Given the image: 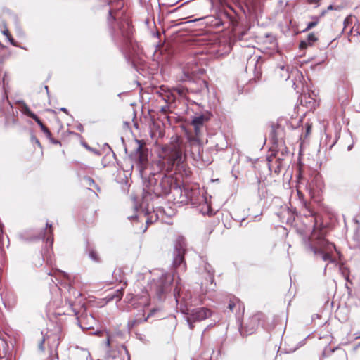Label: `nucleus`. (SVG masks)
Segmentation results:
<instances>
[{
    "mask_svg": "<svg viewBox=\"0 0 360 360\" xmlns=\"http://www.w3.org/2000/svg\"><path fill=\"white\" fill-rule=\"evenodd\" d=\"M311 125L309 124H306V134L305 136H308L311 132Z\"/></svg>",
    "mask_w": 360,
    "mask_h": 360,
    "instance_id": "nucleus-43",
    "label": "nucleus"
},
{
    "mask_svg": "<svg viewBox=\"0 0 360 360\" xmlns=\"http://www.w3.org/2000/svg\"><path fill=\"white\" fill-rule=\"evenodd\" d=\"M2 25L4 27V29L1 30V33L6 37L7 40L12 44L13 46H16V42L14 40V39L12 37V36L10 34L9 31L6 27V25L4 20L1 21Z\"/></svg>",
    "mask_w": 360,
    "mask_h": 360,
    "instance_id": "nucleus-25",
    "label": "nucleus"
},
{
    "mask_svg": "<svg viewBox=\"0 0 360 360\" xmlns=\"http://www.w3.org/2000/svg\"><path fill=\"white\" fill-rule=\"evenodd\" d=\"M265 38L269 39V41L272 43L274 41H275V38L273 36V34L270 32H266L264 34Z\"/></svg>",
    "mask_w": 360,
    "mask_h": 360,
    "instance_id": "nucleus-38",
    "label": "nucleus"
},
{
    "mask_svg": "<svg viewBox=\"0 0 360 360\" xmlns=\"http://www.w3.org/2000/svg\"><path fill=\"white\" fill-rule=\"evenodd\" d=\"M52 271H50L48 275L51 276H53V274H51Z\"/></svg>",
    "mask_w": 360,
    "mask_h": 360,
    "instance_id": "nucleus-63",
    "label": "nucleus"
},
{
    "mask_svg": "<svg viewBox=\"0 0 360 360\" xmlns=\"http://www.w3.org/2000/svg\"><path fill=\"white\" fill-rule=\"evenodd\" d=\"M210 2L212 6L217 9L229 6V0H210Z\"/></svg>",
    "mask_w": 360,
    "mask_h": 360,
    "instance_id": "nucleus-26",
    "label": "nucleus"
},
{
    "mask_svg": "<svg viewBox=\"0 0 360 360\" xmlns=\"http://www.w3.org/2000/svg\"><path fill=\"white\" fill-rule=\"evenodd\" d=\"M60 110H61V111H63V112H64L65 113H68V110L65 108H61L60 109Z\"/></svg>",
    "mask_w": 360,
    "mask_h": 360,
    "instance_id": "nucleus-55",
    "label": "nucleus"
},
{
    "mask_svg": "<svg viewBox=\"0 0 360 360\" xmlns=\"http://www.w3.org/2000/svg\"><path fill=\"white\" fill-rule=\"evenodd\" d=\"M205 72V69L199 67L196 63H188L184 69V75L188 79H191V77L202 75Z\"/></svg>",
    "mask_w": 360,
    "mask_h": 360,
    "instance_id": "nucleus-14",
    "label": "nucleus"
},
{
    "mask_svg": "<svg viewBox=\"0 0 360 360\" xmlns=\"http://www.w3.org/2000/svg\"><path fill=\"white\" fill-rule=\"evenodd\" d=\"M245 217H243V218L241 219L240 226H242V224H243V222H244V221H245Z\"/></svg>",
    "mask_w": 360,
    "mask_h": 360,
    "instance_id": "nucleus-58",
    "label": "nucleus"
},
{
    "mask_svg": "<svg viewBox=\"0 0 360 360\" xmlns=\"http://www.w3.org/2000/svg\"><path fill=\"white\" fill-rule=\"evenodd\" d=\"M184 192L192 205L197 207L202 202L205 204V198L200 194L199 191H185Z\"/></svg>",
    "mask_w": 360,
    "mask_h": 360,
    "instance_id": "nucleus-15",
    "label": "nucleus"
},
{
    "mask_svg": "<svg viewBox=\"0 0 360 360\" xmlns=\"http://www.w3.org/2000/svg\"><path fill=\"white\" fill-rule=\"evenodd\" d=\"M310 3H317L319 0H309Z\"/></svg>",
    "mask_w": 360,
    "mask_h": 360,
    "instance_id": "nucleus-56",
    "label": "nucleus"
},
{
    "mask_svg": "<svg viewBox=\"0 0 360 360\" xmlns=\"http://www.w3.org/2000/svg\"><path fill=\"white\" fill-rule=\"evenodd\" d=\"M284 134V129L281 125L273 124L269 136L271 143L270 148H276L278 145L285 144L283 141Z\"/></svg>",
    "mask_w": 360,
    "mask_h": 360,
    "instance_id": "nucleus-11",
    "label": "nucleus"
},
{
    "mask_svg": "<svg viewBox=\"0 0 360 360\" xmlns=\"http://www.w3.org/2000/svg\"><path fill=\"white\" fill-rule=\"evenodd\" d=\"M190 145V155L193 160L196 162L202 161L205 165H210L212 161L209 158H205L203 155L202 141L188 140Z\"/></svg>",
    "mask_w": 360,
    "mask_h": 360,
    "instance_id": "nucleus-10",
    "label": "nucleus"
},
{
    "mask_svg": "<svg viewBox=\"0 0 360 360\" xmlns=\"http://www.w3.org/2000/svg\"><path fill=\"white\" fill-rule=\"evenodd\" d=\"M83 181L85 185L89 186H94L96 188L97 191H100V188L95 184L94 180L91 177L84 176L83 178Z\"/></svg>",
    "mask_w": 360,
    "mask_h": 360,
    "instance_id": "nucleus-34",
    "label": "nucleus"
},
{
    "mask_svg": "<svg viewBox=\"0 0 360 360\" xmlns=\"http://www.w3.org/2000/svg\"><path fill=\"white\" fill-rule=\"evenodd\" d=\"M192 127L194 130V136H188V139L202 141V137L203 136L205 129L201 128L198 126Z\"/></svg>",
    "mask_w": 360,
    "mask_h": 360,
    "instance_id": "nucleus-22",
    "label": "nucleus"
},
{
    "mask_svg": "<svg viewBox=\"0 0 360 360\" xmlns=\"http://www.w3.org/2000/svg\"><path fill=\"white\" fill-rule=\"evenodd\" d=\"M311 18L314 20L313 21L311 22H308L306 28L302 31V32H307L311 29H312L313 27H314L318 23H319V17H317V16H312Z\"/></svg>",
    "mask_w": 360,
    "mask_h": 360,
    "instance_id": "nucleus-32",
    "label": "nucleus"
},
{
    "mask_svg": "<svg viewBox=\"0 0 360 360\" xmlns=\"http://www.w3.org/2000/svg\"><path fill=\"white\" fill-rule=\"evenodd\" d=\"M45 90H46V91L48 92V86H45Z\"/></svg>",
    "mask_w": 360,
    "mask_h": 360,
    "instance_id": "nucleus-64",
    "label": "nucleus"
},
{
    "mask_svg": "<svg viewBox=\"0 0 360 360\" xmlns=\"http://www.w3.org/2000/svg\"><path fill=\"white\" fill-rule=\"evenodd\" d=\"M110 6L108 10V22L111 29V36L117 46L121 49H128L131 43L132 27L128 21L117 23V28L112 25V21H116L119 17V11L123 8V0H108Z\"/></svg>",
    "mask_w": 360,
    "mask_h": 360,
    "instance_id": "nucleus-2",
    "label": "nucleus"
},
{
    "mask_svg": "<svg viewBox=\"0 0 360 360\" xmlns=\"http://www.w3.org/2000/svg\"><path fill=\"white\" fill-rule=\"evenodd\" d=\"M51 270H56V271H58V270H60V269H58V268H53Z\"/></svg>",
    "mask_w": 360,
    "mask_h": 360,
    "instance_id": "nucleus-62",
    "label": "nucleus"
},
{
    "mask_svg": "<svg viewBox=\"0 0 360 360\" xmlns=\"http://www.w3.org/2000/svg\"><path fill=\"white\" fill-rule=\"evenodd\" d=\"M44 341H45V339H44V338H43L42 340L39 343V349L41 352L44 351Z\"/></svg>",
    "mask_w": 360,
    "mask_h": 360,
    "instance_id": "nucleus-42",
    "label": "nucleus"
},
{
    "mask_svg": "<svg viewBox=\"0 0 360 360\" xmlns=\"http://www.w3.org/2000/svg\"><path fill=\"white\" fill-rule=\"evenodd\" d=\"M303 245L306 251L312 253L316 259L328 261L331 264L335 262V259L332 256L333 252L336 251L335 245L317 234L314 229L310 237L303 238Z\"/></svg>",
    "mask_w": 360,
    "mask_h": 360,
    "instance_id": "nucleus-3",
    "label": "nucleus"
},
{
    "mask_svg": "<svg viewBox=\"0 0 360 360\" xmlns=\"http://www.w3.org/2000/svg\"><path fill=\"white\" fill-rule=\"evenodd\" d=\"M207 22L210 23L212 26L215 27H219L223 25V21L219 18H215L214 16H210L207 18Z\"/></svg>",
    "mask_w": 360,
    "mask_h": 360,
    "instance_id": "nucleus-27",
    "label": "nucleus"
},
{
    "mask_svg": "<svg viewBox=\"0 0 360 360\" xmlns=\"http://www.w3.org/2000/svg\"><path fill=\"white\" fill-rule=\"evenodd\" d=\"M210 115H200L193 117L191 120V126H198L201 128L205 129V123L210 120Z\"/></svg>",
    "mask_w": 360,
    "mask_h": 360,
    "instance_id": "nucleus-18",
    "label": "nucleus"
},
{
    "mask_svg": "<svg viewBox=\"0 0 360 360\" xmlns=\"http://www.w3.org/2000/svg\"><path fill=\"white\" fill-rule=\"evenodd\" d=\"M134 218H136V216H131V217H128V219H134Z\"/></svg>",
    "mask_w": 360,
    "mask_h": 360,
    "instance_id": "nucleus-60",
    "label": "nucleus"
},
{
    "mask_svg": "<svg viewBox=\"0 0 360 360\" xmlns=\"http://www.w3.org/2000/svg\"><path fill=\"white\" fill-rule=\"evenodd\" d=\"M22 112L26 115L27 116L30 117V118L33 119L34 120H37L38 116L34 114L32 111H31V110L30 109V108L28 107V105L25 103H23V105H22Z\"/></svg>",
    "mask_w": 360,
    "mask_h": 360,
    "instance_id": "nucleus-28",
    "label": "nucleus"
},
{
    "mask_svg": "<svg viewBox=\"0 0 360 360\" xmlns=\"http://www.w3.org/2000/svg\"><path fill=\"white\" fill-rule=\"evenodd\" d=\"M89 257L94 262H99V259L96 252L94 250H91L89 253Z\"/></svg>",
    "mask_w": 360,
    "mask_h": 360,
    "instance_id": "nucleus-36",
    "label": "nucleus"
},
{
    "mask_svg": "<svg viewBox=\"0 0 360 360\" xmlns=\"http://www.w3.org/2000/svg\"><path fill=\"white\" fill-rule=\"evenodd\" d=\"M269 153L270 154L267 157V160L272 164L274 162V158L278 159V158H284L285 160V158L289 155L288 149L285 144L278 145L276 148H270Z\"/></svg>",
    "mask_w": 360,
    "mask_h": 360,
    "instance_id": "nucleus-12",
    "label": "nucleus"
},
{
    "mask_svg": "<svg viewBox=\"0 0 360 360\" xmlns=\"http://www.w3.org/2000/svg\"><path fill=\"white\" fill-rule=\"evenodd\" d=\"M84 146L89 150L93 152L94 153L96 154V155H100V153L96 150V149H94L92 148L91 147L89 146L86 143H84Z\"/></svg>",
    "mask_w": 360,
    "mask_h": 360,
    "instance_id": "nucleus-39",
    "label": "nucleus"
},
{
    "mask_svg": "<svg viewBox=\"0 0 360 360\" xmlns=\"http://www.w3.org/2000/svg\"><path fill=\"white\" fill-rule=\"evenodd\" d=\"M318 40L314 32L309 33L306 39L302 40L300 43L299 48L305 49L309 46H312L315 41Z\"/></svg>",
    "mask_w": 360,
    "mask_h": 360,
    "instance_id": "nucleus-19",
    "label": "nucleus"
},
{
    "mask_svg": "<svg viewBox=\"0 0 360 360\" xmlns=\"http://www.w3.org/2000/svg\"><path fill=\"white\" fill-rule=\"evenodd\" d=\"M73 294L75 296H80L81 295V293L77 292L76 290L73 291Z\"/></svg>",
    "mask_w": 360,
    "mask_h": 360,
    "instance_id": "nucleus-52",
    "label": "nucleus"
},
{
    "mask_svg": "<svg viewBox=\"0 0 360 360\" xmlns=\"http://www.w3.org/2000/svg\"><path fill=\"white\" fill-rule=\"evenodd\" d=\"M155 311V309L151 310L150 312L149 313V314L148 315V316L145 317L144 319L136 318V319L129 320L127 323L128 329L129 330H131L136 326L140 324L142 322L146 321L148 320V319L154 314Z\"/></svg>",
    "mask_w": 360,
    "mask_h": 360,
    "instance_id": "nucleus-21",
    "label": "nucleus"
},
{
    "mask_svg": "<svg viewBox=\"0 0 360 360\" xmlns=\"http://www.w3.org/2000/svg\"><path fill=\"white\" fill-rule=\"evenodd\" d=\"M237 85L238 89L240 87V86H242L243 89L244 88V86L240 84L239 81H238Z\"/></svg>",
    "mask_w": 360,
    "mask_h": 360,
    "instance_id": "nucleus-57",
    "label": "nucleus"
},
{
    "mask_svg": "<svg viewBox=\"0 0 360 360\" xmlns=\"http://www.w3.org/2000/svg\"><path fill=\"white\" fill-rule=\"evenodd\" d=\"M207 274V278L206 280L209 282H210V284L212 285L214 282V275L211 274L210 271H205Z\"/></svg>",
    "mask_w": 360,
    "mask_h": 360,
    "instance_id": "nucleus-37",
    "label": "nucleus"
},
{
    "mask_svg": "<svg viewBox=\"0 0 360 360\" xmlns=\"http://www.w3.org/2000/svg\"><path fill=\"white\" fill-rule=\"evenodd\" d=\"M249 162L251 163L250 167L254 172V176L251 177V187L256 190L257 185L260 184L261 179L264 176L263 169L269 167V170L272 171L273 165L267 159L264 158H249Z\"/></svg>",
    "mask_w": 360,
    "mask_h": 360,
    "instance_id": "nucleus-5",
    "label": "nucleus"
},
{
    "mask_svg": "<svg viewBox=\"0 0 360 360\" xmlns=\"http://www.w3.org/2000/svg\"><path fill=\"white\" fill-rule=\"evenodd\" d=\"M255 320V319L254 317L251 318V322H253Z\"/></svg>",
    "mask_w": 360,
    "mask_h": 360,
    "instance_id": "nucleus-61",
    "label": "nucleus"
},
{
    "mask_svg": "<svg viewBox=\"0 0 360 360\" xmlns=\"http://www.w3.org/2000/svg\"><path fill=\"white\" fill-rule=\"evenodd\" d=\"M326 12H327V10H326H326L322 11H321V13H320V15L319 16V18H321V17H323V16H324V15H325V14L326 13Z\"/></svg>",
    "mask_w": 360,
    "mask_h": 360,
    "instance_id": "nucleus-49",
    "label": "nucleus"
},
{
    "mask_svg": "<svg viewBox=\"0 0 360 360\" xmlns=\"http://www.w3.org/2000/svg\"><path fill=\"white\" fill-rule=\"evenodd\" d=\"M34 121L38 124V125L40 127L41 131L46 134L47 138H50L51 136V132L50 130L43 124L41 120L38 117L37 120H34Z\"/></svg>",
    "mask_w": 360,
    "mask_h": 360,
    "instance_id": "nucleus-29",
    "label": "nucleus"
},
{
    "mask_svg": "<svg viewBox=\"0 0 360 360\" xmlns=\"http://www.w3.org/2000/svg\"><path fill=\"white\" fill-rule=\"evenodd\" d=\"M152 218H153V216H151L150 217L148 218V219H146V223H147V224H151V223H153Z\"/></svg>",
    "mask_w": 360,
    "mask_h": 360,
    "instance_id": "nucleus-50",
    "label": "nucleus"
},
{
    "mask_svg": "<svg viewBox=\"0 0 360 360\" xmlns=\"http://www.w3.org/2000/svg\"><path fill=\"white\" fill-rule=\"evenodd\" d=\"M174 275L172 271H165L157 283L156 294L160 300H163L167 293L171 291Z\"/></svg>",
    "mask_w": 360,
    "mask_h": 360,
    "instance_id": "nucleus-8",
    "label": "nucleus"
},
{
    "mask_svg": "<svg viewBox=\"0 0 360 360\" xmlns=\"http://www.w3.org/2000/svg\"><path fill=\"white\" fill-rule=\"evenodd\" d=\"M136 336L139 340H140L142 342H146L147 340L146 336L141 333H136Z\"/></svg>",
    "mask_w": 360,
    "mask_h": 360,
    "instance_id": "nucleus-41",
    "label": "nucleus"
},
{
    "mask_svg": "<svg viewBox=\"0 0 360 360\" xmlns=\"http://www.w3.org/2000/svg\"><path fill=\"white\" fill-rule=\"evenodd\" d=\"M251 60V62L254 63L255 65V70H254V77L251 79H249V86L252 85L254 84H258L262 81V71L260 70V68H257V63L259 58L257 56L255 57H250L249 58V60Z\"/></svg>",
    "mask_w": 360,
    "mask_h": 360,
    "instance_id": "nucleus-16",
    "label": "nucleus"
},
{
    "mask_svg": "<svg viewBox=\"0 0 360 360\" xmlns=\"http://www.w3.org/2000/svg\"><path fill=\"white\" fill-rule=\"evenodd\" d=\"M48 139L54 144H57V143H60L59 141L54 140L53 139L51 138V136L50 138H48Z\"/></svg>",
    "mask_w": 360,
    "mask_h": 360,
    "instance_id": "nucleus-46",
    "label": "nucleus"
},
{
    "mask_svg": "<svg viewBox=\"0 0 360 360\" xmlns=\"http://www.w3.org/2000/svg\"><path fill=\"white\" fill-rule=\"evenodd\" d=\"M186 321L190 329L194 327L193 323L197 321H203L211 316V311L205 307L195 308L191 310L187 309Z\"/></svg>",
    "mask_w": 360,
    "mask_h": 360,
    "instance_id": "nucleus-9",
    "label": "nucleus"
},
{
    "mask_svg": "<svg viewBox=\"0 0 360 360\" xmlns=\"http://www.w3.org/2000/svg\"><path fill=\"white\" fill-rule=\"evenodd\" d=\"M165 158L170 166L180 165L184 161V153L181 143L178 141L169 146L163 148Z\"/></svg>",
    "mask_w": 360,
    "mask_h": 360,
    "instance_id": "nucleus-7",
    "label": "nucleus"
},
{
    "mask_svg": "<svg viewBox=\"0 0 360 360\" xmlns=\"http://www.w3.org/2000/svg\"><path fill=\"white\" fill-rule=\"evenodd\" d=\"M46 226V229L41 233L40 238L45 240L46 244L49 245L50 248H52L53 243L52 224L47 222Z\"/></svg>",
    "mask_w": 360,
    "mask_h": 360,
    "instance_id": "nucleus-17",
    "label": "nucleus"
},
{
    "mask_svg": "<svg viewBox=\"0 0 360 360\" xmlns=\"http://www.w3.org/2000/svg\"><path fill=\"white\" fill-rule=\"evenodd\" d=\"M174 298L176 300V302L178 303L179 299L181 298V295H180V292L176 290V289L174 290Z\"/></svg>",
    "mask_w": 360,
    "mask_h": 360,
    "instance_id": "nucleus-40",
    "label": "nucleus"
},
{
    "mask_svg": "<svg viewBox=\"0 0 360 360\" xmlns=\"http://www.w3.org/2000/svg\"><path fill=\"white\" fill-rule=\"evenodd\" d=\"M167 108H168V106L167 105H165L164 107H162L161 108V111L163 112H167Z\"/></svg>",
    "mask_w": 360,
    "mask_h": 360,
    "instance_id": "nucleus-48",
    "label": "nucleus"
},
{
    "mask_svg": "<svg viewBox=\"0 0 360 360\" xmlns=\"http://www.w3.org/2000/svg\"><path fill=\"white\" fill-rule=\"evenodd\" d=\"M143 186V199L165 197L172 191L176 194L182 193L181 186L172 175L164 172H152L148 176L142 178Z\"/></svg>",
    "mask_w": 360,
    "mask_h": 360,
    "instance_id": "nucleus-1",
    "label": "nucleus"
},
{
    "mask_svg": "<svg viewBox=\"0 0 360 360\" xmlns=\"http://www.w3.org/2000/svg\"><path fill=\"white\" fill-rule=\"evenodd\" d=\"M33 139L34 140L35 143H36L39 146H40V147H41V143H40L39 141L37 138H35V137H33Z\"/></svg>",
    "mask_w": 360,
    "mask_h": 360,
    "instance_id": "nucleus-51",
    "label": "nucleus"
},
{
    "mask_svg": "<svg viewBox=\"0 0 360 360\" xmlns=\"http://www.w3.org/2000/svg\"><path fill=\"white\" fill-rule=\"evenodd\" d=\"M120 352L117 350H110L107 352V359H112V360H120V357L119 356ZM127 360H129V358H127Z\"/></svg>",
    "mask_w": 360,
    "mask_h": 360,
    "instance_id": "nucleus-30",
    "label": "nucleus"
},
{
    "mask_svg": "<svg viewBox=\"0 0 360 360\" xmlns=\"http://www.w3.org/2000/svg\"><path fill=\"white\" fill-rule=\"evenodd\" d=\"M105 345L107 347L110 346V339L109 337L107 338L106 340L105 341Z\"/></svg>",
    "mask_w": 360,
    "mask_h": 360,
    "instance_id": "nucleus-47",
    "label": "nucleus"
},
{
    "mask_svg": "<svg viewBox=\"0 0 360 360\" xmlns=\"http://www.w3.org/2000/svg\"><path fill=\"white\" fill-rule=\"evenodd\" d=\"M201 82H202V84L203 85V88L207 89V90H208V84H207V82L206 81H205V80L201 81Z\"/></svg>",
    "mask_w": 360,
    "mask_h": 360,
    "instance_id": "nucleus-45",
    "label": "nucleus"
},
{
    "mask_svg": "<svg viewBox=\"0 0 360 360\" xmlns=\"http://www.w3.org/2000/svg\"><path fill=\"white\" fill-rule=\"evenodd\" d=\"M235 306H236L235 303L232 301H231L229 304V308L231 311H233Z\"/></svg>",
    "mask_w": 360,
    "mask_h": 360,
    "instance_id": "nucleus-44",
    "label": "nucleus"
},
{
    "mask_svg": "<svg viewBox=\"0 0 360 360\" xmlns=\"http://www.w3.org/2000/svg\"><path fill=\"white\" fill-rule=\"evenodd\" d=\"M333 5H329L326 10L328 11L333 10Z\"/></svg>",
    "mask_w": 360,
    "mask_h": 360,
    "instance_id": "nucleus-54",
    "label": "nucleus"
},
{
    "mask_svg": "<svg viewBox=\"0 0 360 360\" xmlns=\"http://www.w3.org/2000/svg\"><path fill=\"white\" fill-rule=\"evenodd\" d=\"M353 148V144H350L349 146H347V150L348 151H350Z\"/></svg>",
    "mask_w": 360,
    "mask_h": 360,
    "instance_id": "nucleus-53",
    "label": "nucleus"
},
{
    "mask_svg": "<svg viewBox=\"0 0 360 360\" xmlns=\"http://www.w3.org/2000/svg\"><path fill=\"white\" fill-rule=\"evenodd\" d=\"M347 23H348V20H347V19H345V20H344V24H345V27H346V24H347Z\"/></svg>",
    "mask_w": 360,
    "mask_h": 360,
    "instance_id": "nucleus-59",
    "label": "nucleus"
},
{
    "mask_svg": "<svg viewBox=\"0 0 360 360\" xmlns=\"http://www.w3.org/2000/svg\"><path fill=\"white\" fill-rule=\"evenodd\" d=\"M187 92L188 89L184 86H177L173 89V94H176L182 98L186 96Z\"/></svg>",
    "mask_w": 360,
    "mask_h": 360,
    "instance_id": "nucleus-31",
    "label": "nucleus"
},
{
    "mask_svg": "<svg viewBox=\"0 0 360 360\" xmlns=\"http://www.w3.org/2000/svg\"><path fill=\"white\" fill-rule=\"evenodd\" d=\"M257 198L259 200L258 210H256L255 212L253 210H252L251 213L249 214V217H251L252 218V221H259L262 219V215L263 214L262 207L260 203L262 198L260 197V195H259Z\"/></svg>",
    "mask_w": 360,
    "mask_h": 360,
    "instance_id": "nucleus-20",
    "label": "nucleus"
},
{
    "mask_svg": "<svg viewBox=\"0 0 360 360\" xmlns=\"http://www.w3.org/2000/svg\"><path fill=\"white\" fill-rule=\"evenodd\" d=\"M156 212H157L156 214H155L156 219H159L160 217L163 219V215L165 214H167V215H170L169 214H167L165 212V209L161 207H158Z\"/></svg>",
    "mask_w": 360,
    "mask_h": 360,
    "instance_id": "nucleus-35",
    "label": "nucleus"
},
{
    "mask_svg": "<svg viewBox=\"0 0 360 360\" xmlns=\"http://www.w3.org/2000/svg\"><path fill=\"white\" fill-rule=\"evenodd\" d=\"M136 142L137 146L129 157L134 161L135 167L143 178L148 164V151L147 148H143L141 141L136 139Z\"/></svg>",
    "mask_w": 360,
    "mask_h": 360,
    "instance_id": "nucleus-6",
    "label": "nucleus"
},
{
    "mask_svg": "<svg viewBox=\"0 0 360 360\" xmlns=\"http://www.w3.org/2000/svg\"><path fill=\"white\" fill-rule=\"evenodd\" d=\"M284 158H274L272 170H274L275 173H280L281 170L284 167Z\"/></svg>",
    "mask_w": 360,
    "mask_h": 360,
    "instance_id": "nucleus-24",
    "label": "nucleus"
},
{
    "mask_svg": "<svg viewBox=\"0 0 360 360\" xmlns=\"http://www.w3.org/2000/svg\"><path fill=\"white\" fill-rule=\"evenodd\" d=\"M217 139L218 142L215 144V148L217 150H222L227 148L228 142L226 139V137L223 134H219L217 136Z\"/></svg>",
    "mask_w": 360,
    "mask_h": 360,
    "instance_id": "nucleus-23",
    "label": "nucleus"
},
{
    "mask_svg": "<svg viewBox=\"0 0 360 360\" xmlns=\"http://www.w3.org/2000/svg\"><path fill=\"white\" fill-rule=\"evenodd\" d=\"M123 295V288H120L114 292L113 294L110 295V300H116L117 301H120Z\"/></svg>",
    "mask_w": 360,
    "mask_h": 360,
    "instance_id": "nucleus-33",
    "label": "nucleus"
},
{
    "mask_svg": "<svg viewBox=\"0 0 360 360\" xmlns=\"http://www.w3.org/2000/svg\"><path fill=\"white\" fill-rule=\"evenodd\" d=\"M187 252V243L182 236H177L173 243L172 267L174 269L184 270L186 269L185 254Z\"/></svg>",
    "mask_w": 360,
    "mask_h": 360,
    "instance_id": "nucleus-4",
    "label": "nucleus"
},
{
    "mask_svg": "<svg viewBox=\"0 0 360 360\" xmlns=\"http://www.w3.org/2000/svg\"><path fill=\"white\" fill-rule=\"evenodd\" d=\"M265 0H248L249 2V18L252 15L257 19L263 11L264 2Z\"/></svg>",
    "mask_w": 360,
    "mask_h": 360,
    "instance_id": "nucleus-13",
    "label": "nucleus"
}]
</instances>
